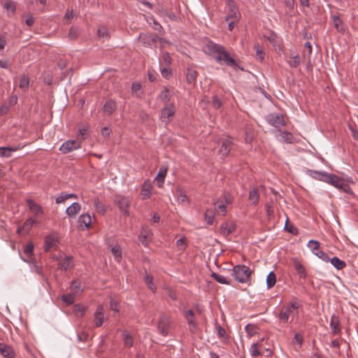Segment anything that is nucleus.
Wrapping results in <instances>:
<instances>
[{"label": "nucleus", "mask_w": 358, "mask_h": 358, "mask_svg": "<svg viewBox=\"0 0 358 358\" xmlns=\"http://www.w3.org/2000/svg\"><path fill=\"white\" fill-rule=\"evenodd\" d=\"M206 48L210 52L217 54L215 57V60L217 62L223 60L229 66H235L236 65L235 59L230 57L229 53L225 50L224 46L213 42H208Z\"/></svg>", "instance_id": "1"}, {"label": "nucleus", "mask_w": 358, "mask_h": 358, "mask_svg": "<svg viewBox=\"0 0 358 358\" xmlns=\"http://www.w3.org/2000/svg\"><path fill=\"white\" fill-rule=\"evenodd\" d=\"M298 308L299 305L295 302L283 306L278 315L280 322L284 324L290 323L295 315L298 314Z\"/></svg>", "instance_id": "2"}, {"label": "nucleus", "mask_w": 358, "mask_h": 358, "mask_svg": "<svg viewBox=\"0 0 358 358\" xmlns=\"http://www.w3.org/2000/svg\"><path fill=\"white\" fill-rule=\"evenodd\" d=\"M252 271L245 265H236L233 268L232 275L234 279L241 283L248 282L250 279Z\"/></svg>", "instance_id": "3"}, {"label": "nucleus", "mask_w": 358, "mask_h": 358, "mask_svg": "<svg viewBox=\"0 0 358 358\" xmlns=\"http://www.w3.org/2000/svg\"><path fill=\"white\" fill-rule=\"evenodd\" d=\"M227 14L225 17L226 21L239 20L241 15L234 0H227Z\"/></svg>", "instance_id": "4"}, {"label": "nucleus", "mask_w": 358, "mask_h": 358, "mask_svg": "<svg viewBox=\"0 0 358 358\" xmlns=\"http://www.w3.org/2000/svg\"><path fill=\"white\" fill-rule=\"evenodd\" d=\"M176 113V106L173 103H170L165 105L162 109L160 119L163 122L167 124L170 121V118L173 117Z\"/></svg>", "instance_id": "5"}, {"label": "nucleus", "mask_w": 358, "mask_h": 358, "mask_svg": "<svg viewBox=\"0 0 358 358\" xmlns=\"http://www.w3.org/2000/svg\"><path fill=\"white\" fill-rule=\"evenodd\" d=\"M324 176L325 177L323 182L330 184L338 189H343L346 187V184L338 176L332 173H329L327 172Z\"/></svg>", "instance_id": "6"}, {"label": "nucleus", "mask_w": 358, "mask_h": 358, "mask_svg": "<svg viewBox=\"0 0 358 358\" xmlns=\"http://www.w3.org/2000/svg\"><path fill=\"white\" fill-rule=\"evenodd\" d=\"M81 147V142L76 140H69L62 143L59 148V150L66 154Z\"/></svg>", "instance_id": "7"}, {"label": "nucleus", "mask_w": 358, "mask_h": 358, "mask_svg": "<svg viewBox=\"0 0 358 358\" xmlns=\"http://www.w3.org/2000/svg\"><path fill=\"white\" fill-rule=\"evenodd\" d=\"M266 120L269 124L275 127H280L285 124L283 116L277 113H269L266 117Z\"/></svg>", "instance_id": "8"}, {"label": "nucleus", "mask_w": 358, "mask_h": 358, "mask_svg": "<svg viewBox=\"0 0 358 358\" xmlns=\"http://www.w3.org/2000/svg\"><path fill=\"white\" fill-rule=\"evenodd\" d=\"M170 328V322L169 318L166 315H162L157 325L158 332L163 336L169 334Z\"/></svg>", "instance_id": "9"}, {"label": "nucleus", "mask_w": 358, "mask_h": 358, "mask_svg": "<svg viewBox=\"0 0 358 358\" xmlns=\"http://www.w3.org/2000/svg\"><path fill=\"white\" fill-rule=\"evenodd\" d=\"M105 320V310L102 305H99L94 313V322L96 327H100L103 325Z\"/></svg>", "instance_id": "10"}, {"label": "nucleus", "mask_w": 358, "mask_h": 358, "mask_svg": "<svg viewBox=\"0 0 358 358\" xmlns=\"http://www.w3.org/2000/svg\"><path fill=\"white\" fill-rule=\"evenodd\" d=\"M190 332L194 334L196 329L197 323L195 320V315L192 310H185L184 313Z\"/></svg>", "instance_id": "11"}, {"label": "nucleus", "mask_w": 358, "mask_h": 358, "mask_svg": "<svg viewBox=\"0 0 358 358\" xmlns=\"http://www.w3.org/2000/svg\"><path fill=\"white\" fill-rule=\"evenodd\" d=\"M115 201L117 203L120 210L124 214H128L130 199L128 197L119 195L115 197Z\"/></svg>", "instance_id": "12"}, {"label": "nucleus", "mask_w": 358, "mask_h": 358, "mask_svg": "<svg viewBox=\"0 0 358 358\" xmlns=\"http://www.w3.org/2000/svg\"><path fill=\"white\" fill-rule=\"evenodd\" d=\"M330 328L333 335L340 334L341 332V327L340 326V320L338 315L333 314L330 320Z\"/></svg>", "instance_id": "13"}, {"label": "nucleus", "mask_w": 358, "mask_h": 358, "mask_svg": "<svg viewBox=\"0 0 358 358\" xmlns=\"http://www.w3.org/2000/svg\"><path fill=\"white\" fill-rule=\"evenodd\" d=\"M58 241V238L56 235L51 234L47 236L45 238V251L48 252L51 249L56 248Z\"/></svg>", "instance_id": "14"}, {"label": "nucleus", "mask_w": 358, "mask_h": 358, "mask_svg": "<svg viewBox=\"0 0 358 358\" xmlns=\"http://www.w3.org/2000/svg\"><path fill=\"white\" fill-rule=\"evenodd\" d=\"M157 35L148 34H141L138 39L143 43L145 47H150L152 43H155V38Z\"/></svg>", "instance_id": "15"}, {"label": "nucleus", "mask_w": 358, "mask_h": 358, "mask_svg": "<svg viewBox=\"0 0 358 358\" xmlns=\"http://www.w3.org/2000/svg\"><path fill=\"white\" fill-rule=\"evenodd\" d=\"M152 234V233L149 228L143 227L141 232V235L139 236V240L141 242V243L145 246L148 245L151 240Z\"/></svg>", "instance_id": "16"}, {"label": "nucleus", "mask_w": 358, "mask_h": 358, "mask_svg": "<svg viewBox=\"0 0 358 358\" xmlns=\"http://www.w3.org/2000/svg\"><path fill=\"white\" fill-rule=\"evenodd\" d=\"M0 354L6 358H14L15 353L9 345L0 343Z\"/></svg>", "instance_id": "17"}, {"label": "nucleus", "mask_w": 358, "mask_h": 358, "mask_svg": "<svg viewBox=\"0 0 358 358\" xmlns=\"http://www.w3.org/2000/svg\"><path fill=\"white\" fill-rule=\"evenodd\" d=\"M80 204L78 202H74L66 209L65 212L68 216L71 217H75L80 211Z\"/></svg>", "instance_id": "18"}, {"label": "nucleus", "mask_w": 358, "mask_h": 358, "mask_svg": "<svg viewBox=\"0 0 358 358\" xmlns=\"http://www.w3.org/2000/svg\"><path fill=\"white\" fill-rule=\"evenodd\" d=\"M305 172L310 177L320 181H324L327 173L326 171H315L309 169H307Z\"/></svg>", "instance_id": "19"}, {"label": "nucleus", "mask_w": 358, "mask_h": 358, "mask_svg": "<svg viewBox=\"0 0 358 358\" xmlns=\"http://www.w3.org/2000/svg\"><path fill=\"white\" fill-rule=\"evenodd\" d=\"M117 109V103L115 101L110 99L106 101L103 105V111L108 115H112L114 111Z\"/></svg>", "instance_id": "20"}, {"label": "nucleus", "mask_w": 358, "mask_h": 358, "mask_svg": "<svg viewBox=\"0 0 358 358\" xmlns=\"http://www.w3.org/2000/svg\"><path fill=\"white\" fill-rule=\"evenodd\" d=\"M167 169L166 167L162 166L158 172L157 176L155 177V180L157 182V186L159 187H162L164 182V179L166 176Z\"/></svg>", "instance_id": "21"}, {"label": "nucleus", "mask_w": 358, "mask_h": 358, "mask_svg": "<svg viewBox=\"0 0 358 358\" xmlns=\"http://www.w3.org/2000/svg\"><path fill=\"white\" fill-rule=\"evenodd\" d=\"M152 188V187L149 182H144L141 188V195L143 200L148 199L150 197Z\"/></svg>", "instance_id": "22"}, {"label": "nucleus", "mask_w": 358, "mask_h": 358, "mask_svg": "<svg viewBox=\"0 0 358 358\" xmlns=\"http://www.w3.org/2000/svg\"><path fill=\"white\" fill-rule=\"evenodd\" d=\"M73 266L72 257L67 256L59 263L58 268L61 270H68L71 268Z\"/></svg>", "instance_id": "23"}, {"label": "nucleus", "mask_w": 358, "mask_h": 358, "mask_svg": "<svg viewBox=\"0 0 358 358\" xmlns=\"http://www.w3.org/2000/svg\"><path fill=\"white\" fill-rule=\"evenodd\" d=\"M231 141L229 139H225L222 142L221 148L219 150L220 153L222 156H226L231 150Z\"/></svg>", "instance_id": "24"}, {"label": "nucleus", "mask_w": 358, "mask_h": 358, "mask_svg": "<svg viewBox=\"0 0 358 358\" xmlns=\"http://www.w3.org/2000/svg\"><path fill=\"white\" fill-rule=\"evenodd\" d=\"M278 137L280 141L286 143H292L294 140L293 135L290 132L286 131H280Z\"/></svg>", "instance_id": "25"}, {"label": "nucleus", "mask_w": 358, "mask_h": 358, "mask_svg": "<svg viewBox=\"0 0 358 358\" xmlns=\"http://www.w3.org/2000/svg\"><path fill=\"white\" fill-rule=\"evenodd\" d=\"M92 222V218L90 214L85 213L81 215L78 218V224L80 225L84 224L86 229H89Z\"/></svg>", "instance_id": "26"}, {"label": "nucleus", "mask_w": 358, "mask_h": 358, "mask_svg": "<svg viewBox=\"0 0 358 358\" xmlns=\"http://www.w3.org/2000/svg\"><path fill=\"white\" fill-rule=\"evenodd\" d=\"M294 266L299 278L305 279L306 277V273L303 266L298 260H294Z\"/></svg>", "instance_id": "27"}, {"label": "nucleus", "mask_w": 358, "mask_h": 358, "mask_svg": "<svg viewBox=\"0 0 358 358\" xmlns=\"http://www.w3.org/2000/svg\"><path fill=\"white\" fill-rule=\"evenodd\" d=\"M35 223V220L33 218H29L24 223L22 227H18L17 232L20 234L22 231H28Z\"/></svg>", "instance_id": "28"}, {"label": "nucleus", "mask_w": 358, "mask_h": 358, "mask_svg": "<svg viewBox=\"0 0 358 358\" xmlns=\"http://www.w3.org/2000/svg\"><path fill=\"white\" fill-rule=\"evenodd\" d=\"M329 262L338 270H341L346 266V263L337 257L330 258Z\"/></svg>", "instance_id": "29"}, {"label": "nucleus", "mask_w": 358, "mask_h": 358, "mask_svg": "<svg viewBox=\"0 0 358 358\" xmlns=\"http://www.w3.org/2000/svg\"><path fill=\"white\" fill-rule=\"evenodd\" d=\"M171 97V95L169 92V90L166 87H164L159 95V99L166 105L169 103V102L170 101Z\"/></svg>", "instance_id": "30"}, {"label": "nucleus", "mask_w": 358, "mask_h": 358, "mask_svg": "<svg viewBox=\"0 0 358 358\" xmlns=\"http://www.w3.org/2000/svg\"><path fill=\"white\" fill-rule=\"evenodd\" d=\"M110 250L115 257V259L118 262H120L122 259V249L120 246L119 245H112Z\"/></svg>", "instance_id": "31"}, {"label": "nucleus", "mask_w": 358, "mask_h": 358, "mask_svg": "<svg viewBox=\"0 0 358 358\" xmlns=\"http://www.w3.org/2000/svg\"><path fill=\"white\" fill-rule=\"evenodd\" d=\"M331 18L333 20L334 25V27L336 28V29L338 31L343 33L345 30H344L343 27V22L340 19L339 16L332 15Z\"/></svg>", "instance_id": "32"}, {"label": "nucleus", "mask_w": 358, "mask_h": 358, "mask_svg": "<svg viewBox=\"0 0 358 358\" xmlns=\"http://www.w3.org/2000/svg\"><path fill=\"white\" fill-rule=\"evenodd\" d=\"M122 336H123V341H124V346L127 347V348L131 347L134 345L133 337L127 331H124L123 332Z\"/></svg>", "instance_id": "33"}, {"label": "nucleus", "mask_w": 358, "mask_h": 358, "mask_svg": "<svg viewBox=\"0 0 358 358\" xmlns=\"http://www.w3.org/2000/svg\"><path fill=\"white\" fill-rule=\"evenodd\" d=\"M27 203L30 210H31L36 215L42 213L41 207L34 201L32 200H28Z\"/></svg>", "instance_id": "34"}, {"label": "nucleus", "mask_w": 358, "mask_h": 358, "mask_svg": "<svg viewBox=\"0 0 358 358\" xmlns=\"http://www.w3.org/2000/svg\"><path fill=\"white\" fill-rule=\"evenodd\" d=\"M197 72L195 69L192 68H189L187 69V81L189 83H193L195 82L196 76H197Z\"/></svg>", "instance_id": "35"}, {"label": "nucleus", "mask_w": 358, "mask_h": 358, "mask_svg": "<svg viewBox=\"0 0 358 358\" xmlns=\"http://www.w3.org/2000/svg\"><path fill=\"white\" fill-rule=\"evenodd\" d=\"M159 64L162 66H169L171 65V57L168 52H163Z\"/></svg>", "instance_id": "36"}, {"label": "nucleus", "mask_w": 358, "mask_h": 358, "mask_svg": "<svg viewBox=\"0 0 358 358\" xmlns=\"http://www.w3.org/2000/svg\"><path fill=\"white\" fill-rule=\"evenodd\" d=\"M70 198L77 199V195L74 194L62 193L58 197H57L55 201L57 203H64L66 200Z\"/></svg>", "instance_id": "37"}, {"label": "nucleus", "mask_w": 358, "mask_h": 358, "mask_svg": "<svg viewBox=\"0 0 358 358\" xmlns=\"http://www.w3.org/2000/svg\"><path fill=\"white\" fill-rule=\"evenodd\" d=\"M276 282V276L273 271H271L266 277V285L268 288L273 287Z\"/></svg>", "instance_id": "38"}, {"label": "nucleus", "mask_w": 358, "mask_h": 358, "mask_svg": "<svg viewBox=\"0 0 358 358\" xmlns=\"http://www.w3.org/2000/svg\"><path fill=\"white\" fill-rule=\"evenodd\" d=\"M178 203L182 204L188 203V198L182 189H178L176 192Z\"/></svg>", "instance_id": "39"}, {"label": "nucleus", "mask_w": 358, "mask_h": 358, "mask_svg": "<svg viewBox=\"0 0 358 358\" xmlns=\"http://www.w3.org/2000/svg\"><path fill=\"white\" fill-rule=\"evenodd\" d=\"M254 49L255 50L257 57L261 62H262L264 59L265 56V52L263 48L259 43H255L254 45Z\"/></svg>", "instance_id": "40"}, {"label": "nucleus", "mask_w": 358, "mask_h": 358, "mask_svg": "<svg viewBox=\"0 0 358 358\" xmlns=\"http://www.w3.org/2000/svg\"><path fill=\"white\" fill-rule=\"evenodd\" d=\"M212 278L215 280L217 282L224 285H230V281L227 280V278L220 274L213 273L211 275Z\"/></svg>", "instance_id": "41"}, {"label": "nucleus", "mask_w": 358, "mask_h": 358, "mask_svg": "<svg viewBox=\"0 0 358 358\" xmlns=\"http://www.w3.org/2000/svg\"><path fill=\"white\" fill-rule=\"evenodd\" d=\"M97 34L99 38H102L103 39H108L110 38L108 29L104 26L99 27Z\"/></svg>", "instance_id": "42"}, {"label": "nucleus", "mask_w": 358, "mask_h": 358, "mask_svg": "<svg viewBox=\"0 0 358 358\" xmlns=\"http://www.w3.org/2000/svg\"><path fill=\"white\" fill-rule=\"evenodd\" d=\"M17 150V148H12L9 147H0V157H9L11 152Z\"/></svg>", "instance_id": "43"}, {"label": "nucleus", "mask_w": 358, "mask_h": 358, "mask_svg": "<svg viewBox=\"0 0 358 358\" xmlns=\"http://www.w3.org/2000/svg\"><path fill=\"white\" fill-rule=\"evenodd\" d=\"M131 93L137 97L141 96V95L143 93V91L140 83H136L132 84Z\"/></svg>", "instance_id": "44"}, {"label": "nucleus", "mask_w": 358, "mask_h": 358, "mask_svg": "<svg viewBox=\"0 0 358 358\" xmlns=\"http://www.w3.org/2000/svg\"><path fill=\"white\" fill-rule=\"evenodd\" d=\"M290 67L296 68L301 64V59L299 55H294L291 57V59L287 61Z\"/></svg>", "instance_id": "45"}, {"label": "nucleus", "mask_w": 358, "mask_h": 358, "mask_svg": "<svg viewBox=\"0 0 358 358\" xmlns=\"http://www.w3.org/2000/svg\"><path fill=\"white\" fill-rule=\"evenodd\" d=\"M259 195L255 188L252 189L249 192V199L254 203L257 204L259 201Z\"/></svg>", "instance_id": "46"}, {"label": "nucleus", "mask_w": 358, "mask_h": 358, "mask_svg": "<svg viewBox=\"0 0 358 358\" xmlns=\"http://www.w3.org/2000/svg\"><path fill=\"white\" fill-rule=\"evenodd\" d=\"M234 229V227L233 226H229L227 224H222L220 228L221 234L224 236H227L231 234Z\"/></svg>", "instance_id": "47"}, {"label": "nucleus", "mask_w": 358, "mask_h": 358, "mask_svg": "<svg viewBox=\"0 0 358 358\" xmlns=\"http://www.w3.org/2000/svg\"><path fill=\"white\" fill-rule=\"evenodd\" d=\"M145 282L146 283V285H148V288L152 291V292H155L156 290V287L153 282V278L150 275H148V274H146L145 276Z\"/></svg>", "instance_id": "48"}, {"label": "nucleus", "mask_w": 358, "mask_h": 358, "mask_svg": "<svg viewBox=\"0 0 358 358\" xmlns=\"http://www.w3.org/2000/svg\"><path fill=\"white\" fill-rule=\"evenodd\" d=\"M80 34V29L78 27H72L69 32V38L70 40H75Z\"/></svg>", "instance_id": "49"}, {"label": "nucleus", "mask_w": 358, "mask_h": 358, "mask_svg": "<svg viewBox=\"0 0 358 358\" xmlns=\"http://www.w3.org/2000/svg\"><path fill=\"white\" fill-rule=\"evenodd\" d=\"M29 85V79L27 76H23L21 77L20 80L19 86L23 90H27Z\"/></svg>", "instance_id": "50"}, {"label": "nucleus", "mask_w": 358, "mask_h": 358, "mask_svg": "<svg viewBox=\"0 0 358 358\" xmlns=\"http://www.w3.org/2000/svg\"><path fill=\"white\" fill-rule=\"evenodd\" d=\"M62 300L67 305L73 303L75 298L72 294H63L61 296Z\"/></svg>", "instance_id": "51"}, {"label": "nucleus", "mask_w": 358, "mask_h": 358, "mask_svg": "<svg viewBox=\"0 0 358 358\" xmlns=\"http://www.w3.org/2000/svg\"><path fill=\"white\" fill-rule=\"evenodd\" d=\"M261 347V343H254L252 345L250 348V354L252 357H257L261 355L260 352L259 351V348Z\"/></svg>", "instance_id": "52"}, {"label": "nucleus", "mask_w": 358, "mask_h": 358, "mask_svg": "<svg viewBox=\"0 0 358 358\" xmlns=\"http://www.w3.org/2000/svg\"><path fill=\"white\" fill-rule=\"evenodd\" d=\"M308 247L313 251V252H317L320 248V243L317 241L310 240L308 243Z\"/></svg>", "instance_id": "53"}, {"label": "nucleus", "mask_w": 358, "mask_h": 358, "mask_svg": "<svg viewBox=\"0 0 358 358\" xmlns=\"http://www.w3.org/2000/svg\"><path fill=\"white\" fill-rule=\"evenodd\" d=\"M71 289L74 294H79L82 292L80 283L76 280L71 282Z\"/></svg>", "instance_id": "54"}, {"label": "nucleus", "mask_w": 358, "mask_h": 358, "mask_svg": "<svg viewBox=\"0 0 358 358\" xmlns=\"http://www.w3.org/2000/svg\"><path fill=\"white\" fill-rule=\"evenodd\" d=\"M204 216H205V220L207 222V223L208 224H213V223L214 222V213H213V212L211 210L208 209L206 211Z\"/></svg>", "instance_id": "55"}, {"label": "nucleus", "mask_w": 358, "mask_h": 358, "mask_svg": "<svg viewBox=\"0 0 358 358\" xmlns=\"http://www.w3.org/2000/svg\"><path fill=\"white\" fill-rule=\"evenodd\" d=\"M246 333L250 336H254L257 333V327L254 324H248L245 327Z\"/></svg>", "instance_id": "56"}, {"label": "nucleus", "mask_w": 358, "mask_h": 358, "mask_svg": "<svg viewBox=\"0 0 358 358\" xmlns=\"http://www.w3.org/2000/svg\"><path fill=\"white\" fill-rule=\"evenodd\" d=\"M94 205L97 212L103 214L105 213L104 206L99 201L98 199H95L94 201Z\"/></svg>", "instance_id": "57"}, {"label": "nucleus", "mask_w": 358, "mask_h": 358, "mask_svg": "<svg viewBox=\"0 0 358 358\" xmlns=\"http://www.w3.org/2000/svg\"><path fill=\"white\" fill-rule=\"evenodd\" d=\"M314 255L325 262H329L330 260L329 255L324 251L318 250L317 252H314Z\"/></svg>", "instance_id": "58"}, {"label": "nucleus", "mask_w": 358, "mask_h": 358, "mask_svg": "<svg viewBox=\"0 0 358 358\" xmlns=\"http://www.w3.org/2000/svg\"><path fill=\"white\" fill-rule=\"evenodd\" d=\"M214 206L215 208L217 210H219L223 215L226 214V206L222 202H220L219 201H215Z\"/></svg>", "instance_id": "59"}, {"label": "nucleus", "mask_w": 358, "mask_h": 358, "mask_svg": "<svg viewBox=\"0 0 358 358\" xmlns=\"http://www.w3.org/2000/svg\"><path fill=\"white\" fill-rule=\"evenodd\" d=\"M160 71H161L162 76L166 79L170 78V76L171 75V71L169 66H162Z\"/></svg>", "instance_id": "60"}, {"label": "nucleus", "mask_w": 358, "mask_h": 358, "mask_svg": "<svg viewBox=\"0 0 358 358\" xmlns=\"http://www.w3.org/2000/svg\"><path fill=\"white\" fill-rule=\"evenodd\" d=\"M4 8L14 13L16 10L15 3L13 1H8L4 3Z\"/></svg>", "instance_id": "61"}, {"label": "nucleus", "mask_w": 358, "mask_h": 358, "mask_svg": "<svg viewBox=\"0 0 358 358\" xmlns=\"http://www.w3.org/2000/svg\"><path fill=\"white\" fill-rule=\"evenodd\" d=\"M34 245L31 243H28L24 248V252L28 256H31L33 254Z\"/></svg>", "instance_id": "62"}, {"label": "nucleus", "mask_w": 358, "mask_h": 358, "mask_svg": "<svg viewBox=\"0 0 358 358\" xmlns=\"http://www.w3.org/2000/svg\"><path fill=\"white\" fill-rule=\"evenodd\" d=\"M217 330V336L220 338H226V331L224 328H222L220 325H217L216 327Z\"/></svg>", "instance_id": "63"}, {"label": "nucleus", "mask_w": 358, "mask_h": 358, "mask_svg": "<svg viewBox=\"0 0 358 358\" xmlns=\"http://www.w3.org/2000/svg\"><path fill=\"white\" fill-rule=\"evenodd\" d=\"M213 106L215 108H220L222 106V101L217 96H213Z\"/></svg>", "instance_id": "64"}]
</instances>
